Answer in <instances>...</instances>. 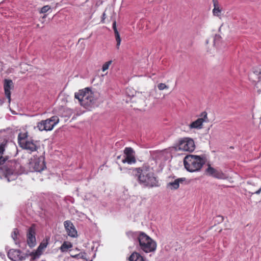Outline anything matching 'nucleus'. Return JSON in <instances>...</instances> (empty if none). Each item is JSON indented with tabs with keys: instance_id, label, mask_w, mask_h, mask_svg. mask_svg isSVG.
I'll return each instance as SVG.
<instances>
[{
	"instance_id": "obj_29",
	"label": "nucleus",
	"mask_w": 261,
	"mask_h": 261,
	"mask_svg": "<svg viewBox=\"0 0 261 261\" xmlns=\"http://www.w3.org/2000/svg\"><path fill=\"white\" fill-rule=\"evenodd\" d=\"M105 18H106V14L105 13H103L102 14V19L101 20L102 22H103V23L104 22V19H105Z\"/></svg>"
},
{
	"instance_id": "obj_24",
	"label": "nucleus",
	"mask_w": 261,
	"mask_h": 261,
	"mask_svg": "<svg viewBox=\"0 0 261 261\" xmlns=\"http://www.w3.org/2000/svg\"><path fill=\"white\" fill-rule=\"evenodd\" d=\"M112 63V61L111 60L103 64L102 67V71L105 72V71L108 70L109 69L110 66L111 65Z\"/></svg>"
},
{
	"instance_id": "obj_22",
	"label": "nucleus",
	"mask_w": 261,
	"mask_h": 261,
	"mask_svg": "<svg viewBox=\"0 0 261 261\" xmlns=\"http://www.w3.org/2000/svg\"><path fill=\"white\" fill-rule=\"evenodd\" d=\"M72 258H83L85 259L86 258V253L85 252H80L79 254L75 255H70Z\"/></svg>"
},
{
	"instance_id": "obj_1",
	"label": "nucleus",
	"mask_w": 261,
	"mask_h": 261,
	"mask_svg": "<svg viewBox=\"0 0 261 261\" xmlns=\"http://www.w3.org/2000/svg\"><path fill=\"white\" fill-rule=\"evenodd\" d=\"M138 182L144 187L153 188L159 186V181L155 174L149 167H142L134 169Z\"/></svg>"
},
{
	"instance_id": "obj_31",
	"label": "nucleus",
	"mask_w": 261,
	"mask_h": 261,
	"mask_svg": "<svg viewBox=\"0 0 261 261\" xmlns=\"http://www.w3.org/2000/svg\"><path fill=\"white\" fill-rule=\"evenodd\" d=\"M6 177L7 178L8 181L10 180V179H9V177H8L7 175L6 176Z\"/></svg>"
},
{
	"instance_id": "obj_11",
	"label": "nucleus",
	"mask_w": 261,
	"mask_h": 261,
	"mask_svg": "<svg viewBox=\"0 0 261 261\" xmlns=\"http://www.w3.org/2000/svg\"><path fill=\"white\" fill-rule=\"evenodd\" d=\"M49 240V238H46L45 239H44L41 242L37 250L34 252V259L40 257V256L43 254L45 249L47 247L48 244Z\"/></svg>"
},
{
	"instance_id": "obj_25",
	"label": "nucleus",
	"mask_w": 261,
	"mask_h": 261,
	"mask_svg": "<svg viewBox=\"0 0 261 261\" xmlns=\"http://www.w3.org/2000/svg\"><path fill=\"white\" fill-rule=\"evenodd\" d=\"M158 89L160 90H163L168 88V87L164 83H160L158 85Z\"/></svg>"
},
{
	"instance_id": "obj_26",
	"label": "nucleus",
	"mask_w": 261,
	"mask_h": 261,
	"mask_svg": "<svg viewBox=\"0 0 261 261\" xmlns=\"http://www.w3.org/2000/svg\"><path fill=\"white\" fill-rule=\"evenodd\" d=\"M50 9V7L48 5H46L43 7L41 9V13H46Z\"/></svg>"
},
{
	"instance_id": "obj_20",
	"label": "nucleus",
	"mask_w": 261,
	"mask_h": 261,
	"mask_svg": "<svg viewBox=\"0 0 261 261\" xmlns=\"http://www.w3.org/2000/svg\"><path fill=\"white\" fill-rule=\"evenodd\" d=\"M32 227L30 228L28 236L27 243L29 247L31 249L33 246V234L32 233Z\"/></svg>"
},
{
	"instance_id": "obj_10",
	"label": "nucleus",
	"mask_w": 261,
	"mask_h": 261,
	"mask_svg": "<svg viewBox=\"0 0 261 261\" xmlns=\"http://www.w3.org/2000/svg\"><path fill=\"white\" fill-rule=\"evenodd\" d=\"M206 172L208 175L216 178L221 179L226 178V175L221 170L214 168L210 164H208V167L206 169Z\"/></svg>"
},
{
	"instance_id": "obj_32",
	"label": "nucleus",
	"mask_w": 261,
	"mask_h": 261,
	"mask_svg": "<svg viewBox=\"0 0 261 261\" xmlns=\"http://www.w3.org/2000/svg\"><path fill=\"white\" fill-rule=\"evenodd\" d=\"M32 252H30L29 253V255H32Z\"/></svg>"
},
{
	"instance_id": "obj_33",
	"label": "nucleus",
	"mask_w": 261,
	"mask_h": 261,
	"mask_svg": "<svg viewBox=\"0 0 261 261\" xmlns=\"http://www.w3.org/2000/svg\"><path fill=\"white\" fill-rule=\"evenodd\" d=\"M33 238H34V242H35V236H34V237H33Z\"/></svg>"
},
{
	"instance_id": "obj_4",
	"label": "nucleus",
	"mask_w": 261,
	"mask_h": 261,
	"mask_svg": "<svg viewBox=\"0 0 261 261\" xmlns=\"http://www.w3.org/2000/svg\"><path fill=\"white\" fill-rule=\"evenodd\" d=\"M75 98L79 100L81 106L86 109L94 106L96 99L94 93L89 88L80 90L74 94Z\"/></svg>"
},
{
	"instance_id": "obj_6",
	"label": "nucleus",
	"mask_w": 261,
	"mask_h": 261,
	"mask_svg": "<svg viewBox=\"0 0 261 261\" xmlns=\"http://www.w3.org/2000/svg\"><path fill=\"white\" fill-rule=\"evenodd\" d=\"M59 118L57 116H53L50 118L42 120L37 123L36 127L40 131H50L59 123Z\"/></svg>"
},
{
	"instance_id": "obj_21",
	"label": "nucleus",
	"mask_w": 261,
	"mask_h": 261,
	"mask_svg": "<svg viewBox=\"0 0 261 261\" xmlns=\"http://www.w3.org/2000/svg\"><path fill=\"white\" fill-rule=\"evenodd\" d=\"M5 144L3 143L0 145V164H3L5 161V158L2 156L3 152L5 150Z\"/></svg>"
},
{
	"instance_id": "obj_30",
	"label": "nucleus",
	"mask_w": 261,
	"mask_h": 261,
	"mask_svg": "<svg viewBox=\"0 0 261 261\" xmlns=\"http://www.w3.org/2000/svg\"><path fill=\"white\" fill-rule=\"evenodd\" d=\"M219 38H220V36L219 35H216L215 37L214 41L215 42L216 39H219Z\"/></svg>"
},
{
	"instance_id": "obj_5",
	"label": "nucleus",
	"mask_w": 261,
	"mask_h": 261,
	"mask_svg": "<svg viewBox=\"0 0 261 261\" xmlns=\"http://www.w3.org/2000/svg\"><path fill=\"white\" fill-rule=\"evenodd\" d=\"M138 240L141 249L146 253L154 251L156 248V244L150 237L141 231L138 232Z\"/></svg>"
},
{
	"instance_id": "obj_19",
	"label": "nucleus",
	"mask_w": 261,
	"mask_h": 261,
	"mask_svg": "<svg viewBox=\"0 0 261 261\" xmlns=\"http://www.w3.org/2000/svg\"><path fill=\"white\" fill-rule=\"evenodd\" d=\"M185 178H179L175 179L173 182L168 184L169 186H172L171 189L176 190L179 187V183L185 180Z\"/></svg>"
},
{
	"instance_id": "obj_7",
	"label": "nucleus",
	"mask_w": 261,
	"mask_h": 261,
	"mask_svg": "<svg viewBox=\"0 0 261 261\" xmlns=\"http://www.w3.org/2000/svg\"><path fill=\"white\" fill-rule=\"evenodd\" d=\"M178 149L185 151L192 152L195 148L193 140L190 138H184L178 142Z\"/></svg>"
},
{
	"instance_id": "obj_34",
	"label": "nucleus",
	"mask_w": 261,
	"mask_h": 261,
	"mask_svg": "<svg viewBox=\"0 0 261 261\" xmlns=\"http://www.w3.org/2000/svg\"><path fill=\"white\" fill-rule=\"evenodd\" d=\"M120 158V156H118V159H119Z\"/></svg>"
},
{
	"instance_id": "obj_3",
	"label": "nucleus",
	"mask_w": 261,
	"mask_h": 261,
	"mask_svg": "<svg viewBox=\"0 0 261 261\" xmlns=\"http://www.w3.org/2000/svg\"><path fill=\"white\" fill-rule=\"evenodd\" d=\"M204 156L189 154L186 155L184 160L185 168L190 172L199 171L205 163Z\"/></svg>"
},
{
	"instance_id": "obj_18",
	"label": "nucleus",
	"mask_w": 261,
	"mask_h": 261,
	"mask_svg": "<svg viewBox=\"0 0 261 261\" xmlns=\"http://www.w3.org/2000/svg\"><path fill=\"white\" fill-rule=\"evenodd\" d=\"M73 247L72 244L69 241H64L61 246L60 247L59 249L62 253L67 252Z\"/></svg>"
},
{
	"instance_id": "obj_17",
	"label": "nucleus",
	"mask_w": 261,
	"mask_h": 261,
	"mask_svg": "<svg viewBox=\"0 0 261 261\" xmlns=\"http://www.w3.org/2000/svg\"><path fill=\"white\" fill-rule=\"evenodd\" d=\"M129 261H146L145 258L139 253L134 252L128 257Z\"/></svg>"
},
{
	"instance_id": "obj_2",
	"label": "nucleus",
	"mask_w": 261,
	"mask_h": 261,
	"mask_svg": "<svg viewBox=\"0 0 261 261\" xmlns=\"http://www.w3.org/2000/svg\"><path fill=\"white\" fill-rule=\"evenodd\" d=\"M45 151L43 145L39 141L34 143V170L36 172H41L45 168L44 161Z\"/></svg>"
},
{
	"instance_id": "obj_8",
	"label": "nucleus",
	"mask_w": 261,
	"mask_h": 261,
	"mask_svg": "<svg viewBox=\"0 0 261 261\" xmlns=\"http://www.w3.org/2000/svg\"><path fill=\"white\" fill-rule=\"evenodd\" d=\"M199 117L196 120L190 124L189 127L190 128L201 129L202 128L203 122H207L208 121L207 114L206 112H202Z\"/></svg>"
},
{
	"instance_id": "obj_15",
	"label": "nucleus",
	"mask_w": 261,
	"mask_h": 261,
	"mask_svg": "<svg viewBox=\"0 0 261 261\" xmlns=\"http://www.w3.org/2000/svg\"><path fill=\"white\" fill-rule=\"evenodd\" d=\"M19 144L22 148L26 150H29L30 153L32 151L33 143L32 142L26 141L24 139H19Z\"/></svg>"
},
{
	"instance_id": "obj_12",
	"label": "nucleus",
	"mask_w": 261,
	"mask_h": 261,
	"mask_svg": "<svg viewBox=\"0 0 261 261\" xmlns=\"http://www.w3.org/2000/svg\"><path fill=\"white\" fill-rule=\"evenodd\" d=\"M64 225L68 235L72 238L77 237V232L73 223L69 220L64 221Z\"/></svg>"
},
{
	"instance_id": "obj_28",
	"label": "nucleus",
	"mask_w": 261,
	"mask_h": 261,
	"mask_svg": "<svg viewBox=\"0 0 261 261\" xmlns=\"http://www.w3.org/2000/svg\"><path fill=\"white\" fill-rule=\"evenodd\" d=\"M261 192V187L255 192H252V194H259Z\"/></svg>"
},
{
	"instance_id": "obj_14",
	"label": "nucleus",
	"mask_w": 261,
	"mask_h": 261,
	"mask_svg": "<svg viewBox=\"0 0 261 261\" xmlns=\"http://www.w3.org/2000/svg\"><path fill=\"white\" fill-rule=\"evenodd\" d=\"M8 256L10 259L13 261H21L23 258L20 251L15 249L10 250Z\"/></svg>"
},
{
	"instance_id": "obj_23",
	"label": "nucleus",
	"mask_w": 261,
	"mask_h": 261,
	"mask_svg": "<svg viewBox=\"0 0 261 261\" xmlns=\"http://www.w3.org/2000/svg\"><path fill=\"white\" fill-rule=\"evenodd\" d=\"M213 12L214 15L219 16L221 13V10L219 9L218 5L215 3L214 4V8L213 10Z\"/></svg>"
},
{
	"instance_id": "obj_16",
	"label": "nucleus",
	"mask_w": 261,
	"mask_h": 261,
	"mask_svg": "<svg viewBox=\"0 0 261 261\" xmlns=\"http://www.w3.org/2000/svg\"><path fill=\"white\" fill-rule=\"evenodd\" d=\"M113 29L114 32L115 37L116 39V41L117 42L116 44V47L117 49H119V46L121 43V39L120 36V34L117 30V27H116V21H114L113 22Z\"/></svg>"
},
{
	"instance_id": "obj_13",
	"label": "nucleus",
	"mask_w": 261,
	"mask_h": 261,
	"mask_svg": "<svg viewBox=\"0 0 261 261\" xmlns=\"http://www.w3.org/2000/svg\"><path fill=\"white\" fill-rule=\"evenodd\" d=\"M4 90L5 95L8 99V102L11 101V92L10 90L13 89L14 85L12 80L5 79L4 81Z\"/></svg>"
},
{
	"instance_id": "obj_27",
	"label": "nucleus",
	"mask_w": 261,
	"mask_h": 261,
	"mask_svg": "<svg viewBox=\"0 0 261 261\" xmlns=\"http://www.w3.org/2000/svg\"><path fill=\"white\" fill-rule=\"evenodd\" d=\"M18 233V231H17V230L15 229L14 230V231L12 234V237L14 240H15L16 239L17 235Z\"/></svg>"
},
{
	"instance_id": "obj_9",
	"label": "nucleus",
	"mask_w": 261,
	"mask_h": 261,
	"mask_svg": "<svg viewBox=\"0 0 261 261\" xmlns=\"http://www.w3.org/2000/svg\"><path fill=\"white\" fill-rule=\"evenodd\" d=\"M125 158L122 160L123 163L128 164H135L136 162L135 152L132 147H126L124 150Z\"/></svg>"
}]
</instances>
